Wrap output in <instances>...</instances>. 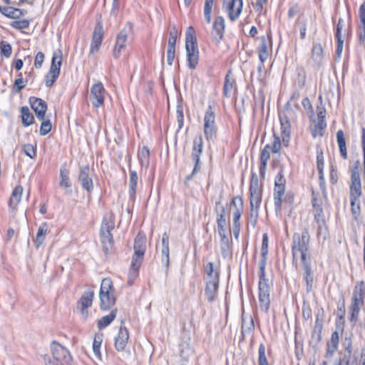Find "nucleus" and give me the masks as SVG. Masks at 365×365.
<instances>
[{"label": "nucleus", "instance_id": "4c0bfd02", "mask_svg": "<svg viewBox=\"0 0 365 365\" xmlns=\"http://www.w3.org/2000/svg\"><path fill=\"white\" fill-rule=\"evenodd\" d=\"M117 312V309H113L108 315L101 317L97 323L98 329L101 330L108 327L116 317Z\"/></svg>", "mask_w": 365, "mask_h": 365}, {"label": "nucleus", "instance_id": "37998d69", "mask_svg": "<svg viewBox=\"0 0 365 365\" xmlns=\"http://www.w3.org/2000/svg\"><path fill=\"white\" fill-rule=\"evenodd\" d=\"M47 232L48 225L46 222H44L39 226L36 239L34 240V244L37 248H38L43 244Z\"/></svg>", "mask_w": 365, "mask_h": 365}, {"label": "nucleus", "instance_id": "58836bf2", "mask_svg": "<svg viewBox=\"0 0 365 365\" xmlns=\"http://www.w3.org/2000/svg\"><path fill=\"white\" fill-rule=\"evenodd\" d=\"M142 262H139L136 259L131 261L130 268L128 272V283L132 284L134 280L137 278L139 273V268L141 266Z\"/></svg>", "mask_w": 365, "mask_h": 365}, {"label": "nucleus", "instance_id": "5701e85b", "mask_svg": "<svg viewBox=\"0 0 365 365\" xmlns=\"http://www.w3.org/2000/svg\"><path fill=\"white\" fill-rule=\"evenodd\" d=\"M302 268L304 270V280L306 282L307 292H310L312 290L314 277L312 272L311 259L302 261Z\"/></svg>", "mask_w": 365, "mask_h": 365}, {"label": "nucleus", "instance_id": "6e6552de", "mask_svg": "<svg viewBox=\"0 0 365 365\" xmlns=\"http://www.w3.org/2000/svg\"><path fill=\"white\" fill-rule=\"evenodd\" d=\"M362 187H349L351 213L354 221H358L361 214Z\"/></svg>", "mask_w": 365, "mask_h": 365}, {"label": "nucleus", "instance_id": "bf43d9fd", "mask_svg": "<svg viewBox=\"0 0 365 365\" xmlns=\"http://www.w3.org/2000/svg\"><path fill=\"white\" fill-rule=\"evenodd\" d=\"M297 78L296 80L297 84L299 88L304 87L306 84V72L304 68H297Z\"/></svg>", "mask_w": 365, "mask_h": 365}, {"label": "nucleus", "instance_id": "f03ea898", "mask_svg": "<svg viewBox=\"0 0 365 365\" xmlns=\"http://www.w3.org/2000/svg\"><path fill=\"white\" fill-rule=\"evenodd\" d=\"M310 236L308 227L302 229V233L295 232L292 236V253L293 260L295 259L297 254H300L301 260L306 261L311 259L309 253Z\"/></svg>", "mask_w": 365, "mask_h": 365}, {"label": "nucleus", "instance_id": "9b49d317", "mask_svg": "<svg viewBox=\"0 0 365 365\" xmlns=\"http://www.w3.org/2000/svg\"><path fill=\"white\" fill-rule=\"evenodd\" d=\"M203 131L207 141L213 140L217 136V126L215 124V114L212 106H209L204 116Z\"/></svg>", "mask_w": 365, "mask_h": 365}, {"label": "nucleus", "instance_id": "13d9d810", "mask_svg": "<svg viewBox=\"0 0 365 365\" xmlns=\"http://www.w3.org/2000/svg\"><path fill=\"white\" fill-rule=\"evenodd\" d=\"M178 30L173 26L169 30V38L168 41V47L175 48L176 41L178 38Z\"/></svg>", "mask_w": 365, "mask_h": 365}, {"label": "nucleus", "instance_id": "3c124183", "mask_svg": "<svg viewBox=\"0 0 365 365\" xmlns=\"http://www.w3.org/2000/svg\"><path fill=\"white\" fill-rule=\"evenodd\" d=\"M307 23V20L303 14L299 15L296 21L295 26L299 28L301 39H304L306 36Z\"/></svg>", "mask_w": 365, "mask_h": 365}, {"label": "nucleus", "instance_id": "ddd939ff", "mask_svg": "<svg viewBox=\"0 0 365 365\" xmlns=\"http://www.w3.org/2000/svg\"><path fill=\"white\" fill-rule=\"evenodd\" d=\"M225 30V19L222 16H217L213 21L211 30L212 41L219 43L224 37Z\"/></svg>", "mask_w": 365, "mask_h": 365}, {"label": "nucleus", "instance_id": "c85d7f7f", "mask_svg": "<svg viewBox=\"0 0 365 365\" xmlns=\"http://www.w3.org/2000/svg\"><path fill=\"white\" fill-rule=\"evenodd\" d=\"M0 12L9 19H19L24 16L26 11L12 6H2L0 5Z\"/></svg>", "mask_w": 365, "mask_h": 365}, {"label": "nucleus", "instance_id": "de8ad7c7", "mask_svg": "<svg viewBox=\"0 0 365 365\" xmlns=\"http://www.w3.org/2000/svg\"><path fill=\"white\" fill-rule=\"evenodd\" d=\"M138 159L142 166L148 167L150 162V150L148 146H143L138 152Z\"/></svg>", "mask_w": 365, "mask_h": 365}, {"label": "nucleus", "instance_id": "f8f14e48", "mask_svg": "<svg viewBox=\"0 0 365 365\" xmlns=\"http://www.w3.org/2000/svg\"><path fill=\"white\" fill-rule=\"evenodd\" d=\"M132 29V24L130 23H128L127 26L121 29L118 34L115 40V45L113 51V56L115 58H118L120 57L121 51L125 47L128 36L131 33Z\"/></svg>", "mask_w": 365, "mask_h": 365}, {"label": "nucleus", "instance_id": "09e8293b", "mask_svg": "<svg viewBox=\"0 0 365 365\" xmlns=\"http://www.w3.org/2000/svg\"><path fill=\"white\" fill-rule=\"evenodd\" d=\"M215 0H205L204 18L207 24H210L212 21V11Z\"/></svg>", "mask_w": 365, "mask_h": 365}, {"label": "nucleus", "instance_id": "a878e982", "mask_svg": "<svg viewBox=\"0 0 365 365\" xmlns=\"http://www.w3.org/2000/svg\"><path fill=\"white\" fill-rule=\"evenodd\" d=\"M220 282L206 281L205 294L207 300L212 303L217 299Z\"/></svg>", "mask_w": 365, "mask_h": 365}, {"label": "nucleus", "instance_id": "9d476101", "mask_svg": "<svg viewBox=\"0 0 365 365\" xmlns=\"http://www.w3.org/2000/svg\"><path fill=\"white\" fill-rule=\"evenodd\" d=\"M50 349L53 359L60 365H73V358L70 351L57 341L53 340L51 341Z\"/></svg>", "mask_w": 365, "mask_h": 365}, {"label": "nucleus", "instance_id": "393cba45", "mask_svg": "<svg viewBox=\"0 0 365 365\" xmlns=\"http://www.w3.org/2000/svg\"><path fill=\"white\" fill-rule=\"evenodd\" d=\"M237 85L235 79L231 76V71H229L225 76L223 86V96L226 98H230L232 93H235Z\"/></svg>", "mask_w": 365, "mask_h": 365}, {"label": "nucleus", "instance_id": "f3484780", "mask_svg": "<svg viewBox=\"0 0 365 365\" xmlns=\"http://www.w3.org/2000/svg\"><path fill=\"white\" fill-rule=\"evenodd\" d=\"M103 38V23L101 21H98L94 28V31L93 32L91 42V48L90 53L93 54L97 52L102 43Z\"/></svg>", "mask_w": 365, "mask_h": 365}, {"label": "nucleus", "instance_id": "338daca9", "mask_svg": "<svg viewBox=\"0 0 365 365\" xmlns=\"http://www.w3.org/2000/svg\"><path fill=\"white\" fill-rule=\"evenodd\" d=\"M249 190H262L259 185L258 177L255 173H252Z\"/></svg>", "mask_w": 365, "mask_h": 365}, {"label": "nucleus", "instance_id": "39448f33", "mask_svg": "<svg viewBox=\"0 0 365 365\" xmlns=\"http://www.w3.org/2000/svg\"><path fill=\"white\" fill-rule=\"evenodd\" d=\"M114 292L112 280L110 278H104L101 282L99 292L100 307L102 310L107 311L115 304L116 299Z\"/></svg>", "mask_w": 365, "mask_h": 365}, {"label": "nucleus", "instance_id": "6ab92c4d", "mask_svg": "<svg viewBox=\"0 0 365 365\" xmlns=\"http://www.w3.org/2000/svg\"><path fill=\"white\" fill-rule=\"evenodd\" d=\"M128 339H129L128 330L124 326L123 321H122L118 335L115 337V342H114L115 349L118 351H124V349L128 344Z\"/></svg>", "mask_w": 365, "mask_h": 365}, {"label": "nucleus", "instance_id": "20e7f679", "mask_svg": "<svg viewBox=\"0 0 365 365\" xmlns=\"http://www.w3.org/2000/svg\"><path fill=\"white\" fill-rule=\"evenodd\" d=\"M115 227V221L112 215L104 217L100 230L101 240L103 245V250L107 255L113 247L114 240L111 231Z\"/></svg>", "mask_w": 365, "mask_h": 365}, {"label": "nucleus", "instance_id": "052dcab7", "mask_svg": "<svg viewBox=\"0 0 365 365\" xmlns=\"http://www.w3.org/2000/svg\"><path fill=\"white\" fill-rule=\"evenodd\" d=\"M11 26L16 29H28L30 25V22L27 19L14 21L11 23Z\"/></svg>", "mask_w": 365, "mask_h": 365}, {"label": "nucleus", "instance_id": "774afa93", "mask_svg": "<svg viewBox=\"0 0 365 365\" xmlns=\"http://www.w3.org/2000/svg\"><path fill=\"white\" fill-rule=\"evenodd\" d=\"M23 150L25 155L30 157L31 158H34L36 155V149L31 144L24 145L23 146Z\"/></svg>", "mask_w": 365, "mask_h": 365}, {"label": "nucleus", "instance_id": "7ed1b4c3", "mask_svg": "<svg viewBox=\"0 0 365 365\" xmlns=\"http://www.w3.org/2000/svg\"><path fill=\"white\" fill-rule=\"evenodd\" d=\"M195 30L192 26L188 28L185 36V49L187 61L189 68L195 69L199 62V49L197 42V38L194 35Z\"/></svg>", "mask_w": 365, "mask_h": 365}, {"label": "nucleus", "instance_id": "6e6d98bb", "mask_svg": "<svg viewBox=\"0 0 365 365\" xmlns=\"http://www.w3.org/2000/svg\"><path fill=\"white\" fill-rule=\"evenodd\" d=\"M258 365H269L266 356V349L263 344H260L258 350Z\"/></svg>", "mask_w": 365, "mask_h": 365}, {"label": "nucleus", "instance_id": "603ef678", "mask_svg": "<svg viewBox=\"0 0 365 365\" xmlns=\"http://www.w3.org/2000/svg\"><path fill=\"white\" fill-rule=\"evenodd\" d=\"M28 82L27 78L24 80L22 77V73L18 74V78L14 81L12 87L13 92L17 93H19L26 86Z\"/></svg>", "mask_w": 365, "mask_h": 365}, {"label": "nucleus", "instance_id": "0eeeda50", "mask_svg": "<svg viewBox=\"0 0 365 365\" xmlns=\"http://www.w3.org/2000/svg\"><path fill=\"white\" fill-rule=\"evenodd\" d=\"M203 150V139L201 135H196L192 142L191 158L195 163L194 168L192 173L185 178V184L189 182L192 178L200 172L201 169L200 156Z\"/></svg>", "mask_w": 365, "mask_h": 365}, {"label": "nucleus", "instance_id": "aec40b11", "mask_svg": "<svg viewBox=\"0 0 365 365\" xmlns=\"http://www.w3.org/2000/svg\"><path fill=\"white\" fill-rule=\"evenodd\" d=\"M29 103L34 110L36 118L39 120H44L47 110L46 103L41 98L32 96L29 98Z\"/></svg>", "mask_w": 365, "mask_h": 365}, {"label": "nucleus", "instance_id": "b1692460", "mask_svg": "<svg viewBox=\"0 0 365 365\" xmlns=\"http://www.w3.org/2000/svg\"><path fill=\"white\" fill-rule=\"evenodd\" d=\"M359 165L360 162L359 160H357L350 167L351 177L349 187H362L359 171Z\"/></svg>", "mask_w": 365, "mask_h": 365}, {"label": "nucleus", "instance_id": "4468645a", "mask_svg": "<svg viewBox=\"0 0 365 365\" xmlns=\"http://www.w3.org/2000/svg\"><path fill=\"white\" fill-rule=\"evenodd\" d=\"M106 90L103 85L99 82L93 85L89 96L90 101L96 108H99L104 103Z\"/></svg>", "mask_w": 365, "mask_h": 365}, {"label": "nucleus", "instance_id": "412c9836", "mask_svg": "<svg viewBox=\"0 0 365 365\" xmlns=\"http://www.w3.org/2000/svg\"><path fill=\"white\" fill-rule=\"evenodd\" d=\"M242 0H230L227 6L228 17L231 21H235L242 13Z\"/></svg>", "mask_w": 365, "mask_h": 365}, {"label": "nucleus", "instance_id": "f704fd0d", "mask_svg": "<svg viewBox=\"0 0 365 365\" xmlns=\"http://www.w3.org/2000/svg\"><path fill=\"white\" fill-rule=\"evenodd\" d=\"M205 272L207 274L206 281L220 282V272L214 269V264L212 262L207 263L205 267Z\"/></svg>", "mask_w": 365, "mask_h": 365}, {"label": "nucleus", "instance_id": "69168bd1", "mask_svg": "<svg viewBox=\"0 0 365 365\" xmlns=\"http://www.w3.org/2000/svg\"><path fill=\"white\" fill-rule=\"evenodd\" d=\"M176 117L178 123V128L181 129L184 124V114L182 106L178 104L176 108Z\"/></svg>", "mask_w": 365, "mask_h": 365}, {"label": "nucleus", "instance_id": "cd10ccee", "mask_svg": "<svg viewBox=\"0 0 365 365\" xmlns=\"http://www.w3.org/2000/svg\"><path fill=\"white\" fill-rule=\"evenodd\" d=\"M324 58L323 48L319 43H313V46L311 53V61L313 62V66L319 68Z\"/></svg>", "mask_w": 365, "mask_h": 365}, {"label": "nucleus", "instance_id": "5fc2aeb1", "mask_svg": "<svg viewBox=\"0 0 365 365\" xmlns=\"http://www.w3.org/2000/svg\"><path fill=\"white\" fill-rule=\"evenodd\" d=\"M12 53L11 45L6 41L0 42V54L1 56L9 58Z\"/></svg>", "mask_w": 365, "mask_h": 365}, {"label": "nucleus", "instance_id": "dca6fc26", "mask_svg": "<svg viewBox=\"0 0 365 365\" xmlns=\"http://www.w3.org/2000/svg\"><path fill=\"white\" fill-rule=\"evenodd\" d=\"M94 297L93 291L85 292L77 302V309L81 312L83 318L86 319L88 317V308L91 307Z\"/></svg>", "mask_w": 365, "mask_h": 365}, {"label": "nucleus", "instance_id": "4be33fe9", "mask_svg": "<svg viewBox=\"0 0 365 365\" xmlns=\"http://www.w3.org/2000/svg\"><path fill=\"white\" fill-rule=\"evenodd\" d=\"M161 245H162L161 250H160L161 262L167 268H168L169 265H170V250H169V235L167 232H164L162 235Z\"/></svg>", "mask_w": 365, "mask_h": 365}, {"label": "nucleus", "instance_id": "a211bd4d", "mask_svg": "<svg viewBox=\"0 0 365 365\" xmlns=\"http://www.w3.org/2000/svg\"><path fill=\"white\" fill-rule=\"evenodd\" d=\"M146 250V238L144 235L138 234L134 241V254L132 259L143 262Z\"/></svg>", "mask_w": 365, "mask_h": 365}, {"label": "nucleus", "instance_id": "473e14b6", "mask_svg": "<svg viewBox=\"0 0 365 365\" xmlns=\"http://www.w3.org/2000/svg\"><path fill=\"white\" fill-rule=\"evenodd\" d=\"M261 43L258 48V55L260 62L264 63L269 56L268 46L270 40L265 36H261Z\"/></svg>", "mask_w": 365, "mask_h": 365}, {"label": "nucleus", "instance_id": "72a5a7b5", "mask_svg": "<svg viewBox=\"0 0 365 365\" xmlns=\"http://www.w3.org/2000/svg\"><path fill=\"white\" fill-rule=\"evenodd\" d=\"M285 185H274V208L276 212H280L282 204V196L284 194Z\"/></svg>", "mask_w": 365, "mask_h": 365}, {"label": "nucleus", "instance_id": "a18cd8bd", "mask_svg": "<svg viewBox=\"0 0 365 365\" xmlns=\"http://www.w3.org/2000/svg\"><path fill=\"white\" fill-rule=\"evenodd\" d=\"M103 334L102 333H98L95 334L93 341V351L95 356L101 359V346L103 342Z\"/></svg>", "mask_w": 365, "mask_h": 365}, {"label": "nucleus", "instance_id": "1a4fd4ad", "mask_svg": "<svg viewBox=\"0 0 365 365\" xmlns=\"http://www.w3.org/2000/svg\"><path fill=\"white\" fill-rule=\"evenodd\" d=\"M364 289L365 285L363 281L357 283L354 287L350 307L351 321L356 319L359 316L360 308L364 304Z\"/></svg>", "mask_w": 365, "mask_h": 365}, {"label": "nucleus", "instance_id": "423d86ee", "mask_svg": "<svg viewBox=\"0 0 365 365\" xmlns=\"http://www.w3.org/2000/svg\"><path fill=\"white\" fill-rule=\"evenodd\" d=\"M312 205L314 221L317 225V234L319 235L323 230H327V225L322 207V200L319 193H316L314 190L312 192Z\"/></svg>", "mask_w": 365, "mask_h": 365}, {"label": "nucleus", "instance_id": "0e129e2a", "mask_svg": "<svg viewBox=\"0 0 365 365\" xmlns=\"http://www.w3.org/2000/svg\"><path fill=\"white\" fill-rule=\"evenodd\" d=\"M51 128L52 125L50 120H43L39 130L40 135H46L51 131Z\"/></svg>", "mask_w": 365, "mask_h": 365}, {"label": "nucleus", "instance_id": "c03bdc74", "mask_svg": "<svg viewBox=\"0 0 365 365\" xmlns=\"http://www.w3.org/2000/svg\"><path fill=\"white\" fill-rule=\"evenodd\" d=\"M220 240V247L221 250V254L223 257H227L229 255L230 246L229 239L226 235V232L219 234Z\"/></svg>", "mask_w": 365, "mask_h": 365}, {"label": "nucleus", "instance_id": "c9c22d12", "mask_svg": "<svg viewBox=\"0 0 365 365\" xmlns=\"http://www.w3.org/2000/svg\"><path fill=\"white\" fill-rule=\"evenodd\" d=\"M69 170L66 168V165H63L60 168V178L59 182L60 187L64 189H69V194L71 193V182L69 178Z\"/></svg>", "mask_w": 365, "mask_h": 365}, {"label": "nucleus", "instance_id": "a19ab883", "mask_svg": "<svg viewBox=\"0 0 365 365\" xmlns=\"http://www.w3.org/2000/svg\"><path fill=\"white\" fill-rule=\"evenodd\" d=\"M21 122L24 127H28L33 124L34 121V117L30 112L27 106H23L21 108Z\"/></svg>", "mask_w": 365, "mask_h": 365}, {"label": "nucleus", "instance_id": "680f3d73", "mask_svg": "<svg viewBox=\"0 0 365 365\" xmlns=\"http://www.w3.org/2000/svg\"><path fill=\"white\" fill-rule=\"evenodd\" d=\"M259 210L257 208L250 207V217H249V223L255 228L257 225L258 216H259Z\"/></svg>", "mask_w": 365, "mask_h": 365}, {"label": "nucleus", "instance_id": "7c9ffc66", "mask_svg": "<svg viewBox=\"0 0 365 365\" xmlns=\"http://www.w3.org/2000/svg\"><path fill=\"white\" fill-rule=\"evenodd\" d=\"M271 147L267 144L262 149L260 154L259 174L262 178L264 177L267 161L270 158Z\"/></svg>", "mask_w": 365, "mask_h": 365}, {"label": "nucleus", "instance_id": "79ce46f5", "mask_svg": "<svg viewBox=\"0 0 365 365\" xmlns=\"http://www.w3.org/2000/svg\"><path fill=\"white\" fill-rule=\"evenodd\" d=\"M250 207L259 209L262 190H249Z\"/></svg>", "mask_w": 365, "mask_h": 365}, {"label": "nucleus", "instance_id": "bb28decb", "mask_svg": "<svg viewBox=\"0 0 365 365\" xmlns=\"http://www.w3.org/2000/svg\"><path fill=\"white\" fill-rule=\"evenodd\" d=\"M280 124L282 143L287 147L290 140L291 125L287 116L280 117Z\"/></svg>", "mask_w": 365, "mask_h": 365}, {"label": "nucleus", "instance_id": "2eb2a0df", "mask_svg": "<svg viewBox=\"0 0 365 365\" xmlns=\"http://www.w3.org/2000/svg\"><path fill=\"white\" fill-rule=\"evenodd\" d=\"M78 181L82 187L88 193L93 190V182L91 175V169L88 165L80 167L78 174Z\"/></svg>", "mask_w": 365, "mask_h": 365}, {"label": "nucleus", "instance_id": "4d7b16f0", "mask_svg": "<svg viewBox=\"0 0 365 365\" xmlns=\"http://www.w3.org/2000/svg\"><path fill=\"white\" fill-rule=\"evenodd\" d=\"M254 321L252 317H250L248 321H246L244 318H242L241 331L242 335L251 333V331L254 329Z\"/></svg>", "mask_w": 365, "mask_h": 365}, {"label": "nucleus", "instance_id": "864d4df0", "mask_svg": "<svg viewBox=\"0 0 365 365\" xmlns=\"http://www.w3.org/2000/svg\"><path fill=\"white\" fill-rule=\"evenodd\" d=\"M231 206L233 207V212H241L244 211V203L242 197L240 195L235 196L231 202Z\"/></svg>", "mask_w": 365, "mask_h": 365}, {"label": "nucleus", "instance_id": "2f4dec72", "mask_svg": "<svg viewBox=\"0 0 365 365\" xmlns=\"http://www.w3.org/2000/svg\"><path fill=\"white\" fill-rule=\"evenodd\" d=\"M339 341V333L337 331H335L332 332L331 339L327 343V357H331L334 355L338 348Z\"/></svg>", "mask_w": 365, "mask_h": 365}, {"label": "nucleus", "instance_id": "ea45409f", "mask_svg": "<svg viewBox=\"0 0 365 365\" xmlns=\"http://www.w3.org/2000/svg\"><path fill=\"white\" fill-rule=\"evenodd\" d=\"M23 187L17 185L14 187L9 199V205L11 207L15 208L21 200Z\"/></svg>", "mask_w": 365, "mask_h": 365}, {"label": "nucleus", "instance_id": "c756f323", "mask_svg": "<svg viewBox=\"0 0 365 365\" xmlns=\"http://www.w3.org/2000/svg\"><path fill=\"white\" fill-rule=\"evenodd\" d=\"M129 199L133 202H134L135 199V194H136V187H137V182H138V175L136 171L130 169V165H129Z\"/></svg>", "mask_w": 365, "mask_h": 365}, {"label": "nucleus", "instance_id": "e2e57ef3", "mask_svg": "<svg viewBox=\"0 0 365 365\" xmlns=\"http://www.w3.org/2000/svg\"><path fill=\"white\" fill-rule=\"evenodd\" d=\"M62 59H63V53L61 50L58 49L53 53L51 64L52 66H56L58 67H61L62 65Z\"/></svg>", "mask_w": 365, "mask_h": 365}, {"label": "nucleus", "instance_id": "8fccbe9b", "mask_svg": "<svg viewBox=\"0 0 365 365\" xmlns=\"http://www.w3.org/2000/svg\"><path fill=\"white\" fill-rule=\"evenodd\" d=\"M359 18L361 21L359 27L361 29L359 34V38L361 41H364L365 39V1L360 6Z\"/></svg>", "mask_w": 365, "mask_h": 365}, {"label": "nucleus", "instance_id": "f257e3e1", "mask_svg": "<svg viewBox=\"0 0 365 365\" xmlns=\"http://www.w3.org/2000/svg\"><path fill=\"white\" fill-rule=\"evenodd\" d=\"M268 254V236L265 233L262 237L261 247V258L259 262V283H258V297L260 309L267 313L270 306V291L271 287L269 283V279L266 277L265 267L267 264V256Z\"/></svg>", "mask_w": 365, "mask_h": 365}, {"label": "nucleus", "instance_id": "49530a36", "mask_svg": "<svg viewBox=\"0 0 365 365\" xmlns=\"http://www.w3.org/2000/svg\"><path fill=\"white\" fill-rule=\"evenodd\" d=\"M217 232L222 234L226 232V218H225V208L222 207L220 212L217 217Z\"/></svg>", "mask_w": 365, "mask_h": 365}, {"label": "nucleus", "instance_id": "e433bc0d", "mask_svg": "<svg viewBox=\"0 0 365 365\" xmlns=\"http://www.w3.org/2000/svg\"><path fill=\"white\" fill-rule=\"evenodd\" d=\"M336 140L337 144L339 148V153L341 157L346 160L348 158L347 155V150H346V139L344 136V133L342 130H339L336 132Z\"/></svg>", "mask_w": 365, "mask_h": 365}]
</instances>
